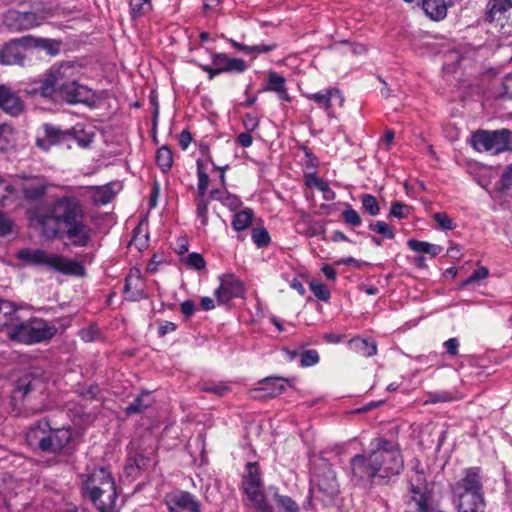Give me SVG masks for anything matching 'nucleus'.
Instances as JSON below:
<instances>
[{"label": "nucleus", "mask_w": 512, "mask_h": 512, "mask_svg": "<svg viewBox=\"0 0 512 512\" xmlns=\"http://www.w3.org/2000/svg\"><path fill=\"white\" fill-rule=\"evenodd\" d=\"M31 225L38 227L44 237L57 238L63 232L77 247H85L91 239V228L86 223V211L80 199L74 195L55 198L48 213L32 210Z\"/></svg>", "instance_id": "obj_1"}, {"label": "nucleus", "mask_w": 512, "mask_h": 512, "mask_svg": "<svg viewBox=\"0 0 512 512\" xmlns=\"http://www.w3.org/2000/svg\"><path fill=\"white\" fill-rule=\"evenodd\" d=\"M371 447L368 454H357L350 460L351 472L357 481H387L402 472L404 459L397 443L376 437Z\"/></svg>", "instance_id": "obj_2"}, {"label": "nucleus", "mask_w": 512, "mask_h": 512, "mask_svg": "<svg viewBox=\"0 0 512 512\" xmlns=\"http://www.w3.org/2000/svg\"><path fill=\"white\" fill-rule=\"evenodd\" d=\"M25 439L32 450L45 454H70L74 450L71 427H53L48 419L31 425Z\"/></svg>", "instance_id": "obj_3"}, {"label": "nucleus", "mask_w": 512, "mask_h": 512, "mask_svg": "<svg viewBox=\"0 0 512 512\" xmlns=\"http://www.w3.org/2000/svg\"><path fill=\"white\" fill-rule=\"evenodd\" d=\"M17 257L29 264L46 266L65 275H85V268L80 262L62 255L49 253L43 249H22L18 252Z\"/></svg>", "instance_id": "obj_4"}, {"label": "nucleus", "mask_w": 512, "mask_h": 512, "mask_svg": "<svg viewBox=\"0 0 512 512\" xmlns=\"http://www.w3.org/2000/svg\"><path fill=\"white\" fill-rule=\"evenodd\" d=\"M76 75V66L72 62L55 64L36 82L33 91L43 97H52L67 88L76 79Z\"/></svg>", "instance_id": "obj_5"}, {"label": "nucleus", "mask_w": 512, "mask_h": 512, "mask_svg": "<svg viewBox=\"0 0 512 512\" xmlns=\"http://www.w3.org/2000/svg\"><path fill=\"white\" fill-rule=\"evenodd\" d=\"M57 333L55 325L42 318H30L27 321L15 322L8 331L11 340L24 343L35 344L50 340Z\"/></svg>", "instance_id": "obj_6"}, {"label": "nucleus", "mask_w": 512, "mask_h": 512, "mask_svg": "<svg viewBox=\"0 0 512 512\" xmlns=\"http://www.w3.org/2000/svg\"><path fill=\"white\" fill-rule=\"evenodd\" d=\"M241 488L258 512H273V508L267 502L264 494L263 482L258 463H247L246 473L243 476Z\"/></svg>", "instance_id": "obj_7"}, {"label": "nucleus", "mask_w": 512, "mask_h": 512, "mask_svg": "<svg viewBox=\"0 0 512 512\" xmlns=\"http://www.w3.org/2000/svg\"><path fill=\"white\" fill-rule=\"evenodd\" d=\"M471 143L477 151L498 154L512 149V132L508 129L478 130L472 134Z\"/></svg>", "instance_id": "obj_8"}, {"label": "nucleus", "mask_w": 512, "mask_h": 512, "mask_svg": "<svg viewBox=\"0 0 512 512\" xmlns=\"http://www.w3.org/2000/svg\"><path fill=\"white\" fill-rule=\"evenodd\" d=\"M410 493L405 512H429V495L423 473L417 472L411 479Z\"/></svg>", "instance_id": "obj_9"}, {"label": "nucleus", "mask_w": 512, "mask_h": 512, "mask_svg": "<svg viewBox=\"0 0 512 512\" xmlns=\"http://www.w3.org/2000/svg\"><path fill=\"white\" fill-rule=\"evenodd\" d=\"M245 288L243 283L233 274L220 277V285L215 290V297L220 304H225L233 298L243 297Z\"/></svg>", "instance_id": "obj_10"}, {"label": "nucleus", "mask_w": 512, "mask_h": 512, "mask_svg": "<svg viewBox=\"0 0 512 512\" xmlns=\"http://www.w3.org/2000/svg\"><path fill=\"white\" fill-rule=\"evenodd\" d=\"M453 495L483 494L482 478L478 467L467 468L464 476L452 487Z\"/></svg>", "instance_id": "obj_11"}, {"label": "nucleus", "mask_w": 512, "mask_h": 512, "mask_svg": "<svg viewBox=\"0 0 512 512\" xmlns=\"http://www.w3.org/2000/svg\"><path fill=\"white\" fill-rule=\"evenodd\" d=\"M486 22H497L505 26L512 22V0H490L484 16Z\"/></svg>", "instance_id": "obj_12"}, {"label": "nucleus", "mask_w": 512, "mask_h": 512, "mask_svg": "<svg viewBox=\"0 0 512 512\" xmlns=\"http://www.w3.org/2000/svg\"><path fill=\"white\" fill-rule=\"evenodd\" d=\"M44 19L42 14L33 11H11L6 17L8 25L18 31L29 30L40 26L44 22Z\"/></svg>", "instance_id": "obj_13"}, {"label": "nucleus", "mask_w": 512, "mask_h": 512, "mask_svg": "<svg viewBox=\"0 0 512 512\" xmlns=\"http://www.w3.org/2000/svg\"><path fill=\"white\" fill-rule=\"evenodd\" d=\"M0 110L12 117L19 116L24 110L23 100L5 84H0Z\"/></svg>", "instance_id": "obj_14"}, {"label": "nucleus", "mask_w": 512, "mask_h": 512, "mask_svg": "<svg viewBox=\"0 0 512 512\" xmlns=\"http://www.w3.org/2000/svg\"><path fill=\"white\" fill-rule=\"evenodd\" d=\"M169 512H200L198 501L189 492H177L166 497Z\"/></svg>", "instance_id": "obj_15"}, {"label": "nucleus", "mask_w": 512, "mask_h": 512, "mask_svg": "<svg viewBox=\"0 0 512 512\" xmlns=\"http://www.w3.org/2000/svg\"><path fill=\"white\" fill-rule=\"evenodd\" d=\"M100 512H113L117 501V492L114 482H106L104 489L89 495Z\"/></svg>", "instance_id": "obj_16"}, {"label": "nucleus", "mask_w": 512, "mask_h": 512, "mask_svg": "<svg viewBox=\"0 0 512 512\" xmlns=\"http://www.w3.org/2000/svg\"><path fill=\"white\" fill-rule=\"evenodd\" d=\"M124 293L130 301H138L145 298V281L140 269H130L125 279Z\"/></svg>", "instance_id": "obj_17"}, {"label": "nucleus", "mask_w": 512, "mask_h": 512, "mask_svg": "<svg viewBox=\"0 0 512 512\" xmlns=\"http://www.w3.org/2000/svg\"><path fill=\"white\" fill-rule=\"evenodd\" d=\"M81 477L88 496L104 489L106 482H114L110 472L102 467L94 468L91 472L82 474Z\"/></svg>", "instance_id": "obj_18"}, {"label": "nucleus", "mask_w": 512, "mask_h": 512, "mask_svg": "<svg viewBox=\"0 0 512 512\" xmlns=\"http://www.w3.org/2000/svg\"><path fill=\"white\" fill-rule=\"evenodd\" d=\"M56 95L65 100L69 104L88 103L92 99L91 90L73 80L67 88L62 89Z\"/></svg>", "instance_id": "obj_19"}, {"label": "nucleus", "mask_w": 512, "mask_h": 512, "mask_svg": "<svg viewBox=\"0 0 512 512\" xmlns=\"http://www.w3.org/2000/svg\"><path fill=\"white\" fill-rule=\"evenodd\" d=\"M305 97L308 100L315 102L325 111H330L333 105V101H336L340 107H342L344 104V97L341 91L337 88H328L324 91L308 93L305 95Z\"/></svg>", "instance_id": "obj_20"}, {"label": "nucleus", "mask_w": 512, "mask_h": 512, "mask_svg": "<svg viewBox=\"0 0 512 512\" xmlns=\"http://www.w3.org/2000/svg\"><path fill=\"white\" fill-rule=\"evenodd\" d=\"M45 135L43 138H38L37 146L45 151L49 150L52 145L66 144L68 146V130H61L55 126L46 124L44 126Z\"/></svg>", "instance_id": "obj_21"}, {"label": "nucleus", "mask_w": 512, "mask_h": 512, "mask_svg": "<svg viewBox=\"0 0 512 512\" xmlns=\"http://www.w3.org/2000/svg\"><path fill=\"white\" fill-rule=\"evenodd\" d=\"M212 64L213 66H217L221 73H242L247 69V65L243 59L230 58L225 53H213Z\"/></svg>", "instance_id": "obj_22"}, {"label": "nucleus", "mask_w": 512, "mask_h": 512, "mask_svg": "<svg viewBox=\"0 0 512 512\" xmlns=\"http://www.w3.org/2000/svg\"><path fill=\"white\" fill-rule=\"evenodd\" d=\"M457 499L458 512H484L485 501L483 494L454 495Z\"/></svg>", "instance_id": "obj_23"}, {"label": "nucleus", "mask_w": 512, "mask_h": 512, "mask_svg": "<svg viewBox=\"0 0 512 512\" xmlns=\"http://www.w3.org/2000/svg\"><path fill=\"white\" fill-rule=\"evenodd\" d=\"M24 58V51L15 39L7 43L0 51V64L21 65Z\"/></svg>", "instance_id": "obj_24"}, {"label": "nucleus", "mask_w": 512, "mask_h": 512, "mask_svg": "<svg viewBox=\"0 0 512 512\" xmlns=\"http://www.w3.org/2000/svg\"><path fill=\"white\" fill-rule=\"evenodd\" d=\"M348 348L363 357H372L377 354V344L372 339L353 337L347 343Z\"/></svg>", "instance_id": "obj_25"}, {"label": "nucleus", "mask_w": 512, "mask_h": 512, "mask_svg": "<svg viewBox=\"0 0 512 512\" xmlns=\"http://www.w3.org/2000/svg\"><path fill=\"white\" fill-rule=\"evenodd\" d=\"M68 148L72 147V144H77L79 147L86 148L93 141V134L87 132L83 125L77 124L71 129H68Z\"/></svg>", "instance_id": "obj_26"}, {"label": "nucleus", "mask_w": 512, "mask_h": 512, "mask_svg": "<svg viewBox=\"0 0 512 512\" xmlns=\"http://www.w3.org/2000/svg\"><path fill=\"white\" fill-rule=\"evenodd\" d=\"M49 184L45 179H38L35 183L26 185L23 190V197L26 201L36 202L44 198Z\"/></svg>", "instance_id": "obj_27"}, {"label": "nucleus", "mask_w": 512, "mask_h": 512, "mask_svg": "<svg viewBox=\"0 0 512 512\" xmlns=\"http://www.w3.org/2000/svg\"><path fill=\"white\" fill-rule=\"evenodd\" d=\"M265 90L277 93L279 99L285 102H289L291 100L287 92L285 78L275 72H270L268 74L267 86L265 87Z\"/></svg>", "instance_id": "obj_28"}, {"label": "nucleus", "mask_w": 512, "mask_h": 512, "mask_svg": "<svg viewBox=\"0 0 512 512\" xmlns=\"http://www.w3.org/2000/svg\"><path fill=\"white\" fill-rule=\"evenodd\" d=\"M422 8L425 14L435 21H440L447 16V4L445 0H423Z\"/></svg>", "instance_id": "obj_29"}, {"label": "nucleus", "mask_w": 512, "mask_h": 512, "mask_svg": "<svg viewBox=\"0 0 512 512\" xmlns=\"http://www.w3.org/2000/svg\"><path fill=\"white\" fill-rule=\"evenodd\" d=\"M17 320V308L14 303L0 298V329L12 328Z\"/></svg>", "instance_id": "obj_30"}, {"label": "nucleus", "mask_w": 512, "mask_h": 512, "mask_svg": "<svg viewBox=\"0 0 512 512\" xmlns=\"http://www.w3.org/2000/svg\"><path fill=\"white\" fill-rule=\"evenodd\" d=\"M287 380L280 377H268L261 381L259 391H263L267 397H277L285 390Z\"/></svg>", "instance_id": "obj_31"}, {"label": "nucleus", "mask_w": 512, "mask_h": 512, "mask_svg": "<svg viewBox=\"0 0 512 512\" xmlns=\"http://www.w3.org/2000/svg\"><path fill=\"white\" fill-rule=\"evenodd\" d=\"M153 402L154 399L151 395V392L143 391L136 397V399L132 403H130L126 407L125 412L128 415L141 413L147 408H149L153 404Z\"/></svg>", "instance_id": "obj_32"}, {"label": "nucleus", "mask_w": 512, "mask_h": 512, "mask_svg": "<svg viewBox=\"0 0 512 512\" xmlns=\"http://www.w3.org/2000/svg\"><path fill=\"white\" fill-rule=\"evenodd\" d=\"M407 245L411 250L415 252L429 254L433 257L439 255L443 250V248L440 245L416 239L408 240Z\"/></svg>", "instance_id": "obj_33"}, {"label": "nucleus", "mask_w": 512, "mask_h": 512, "mask_svg": "<svg viewBox=\"0 0 512 512\" xmlns=\"http://www.w3.org/2000/svg\"><path fill=\"white\" fill-rule=\"evenodd\" d=\"M316 481L319 489L324 492L333 494L337 491L336 476L330 467H326L323 476L318 475Z\"/></svg>", "instance_id": "obj_34"}, {"label": "nucleus", "mask_w": 512, "mask_h": 512, "mask_svg": "<svg viewBox=\"0 0 512 512\" xmlns=\"http://www.w3.org/2000/svg\"><path fill=\"white\" fill-rule=\"evenodd\" d=\"M156 163L163 172H167L171 169L173 165V155L168 146L164 145L157 150Z\"/></svg>", "instance_id": "obj_35"}, {"label": "nucleus", "mask_w": 512, "mask_h": 512, "mask_svg": "<svg viewBox=\"0 0 512 512\" xmlns=\"http://www.w3.org/2000/svg\"><path fill=\"white\" fill-rule=\"evenodd\" d=\"M198 187L195 197H206L207 188L209 185V175L205 171L203 161L198 159L196 162Z\"/></svg>", "instance_id": "obj_36"}, {"label": "nucleus", "mask_w": 512, "mask_h": 512, "mask_svg": "<svg viewBox=\"0 0 512 512\" xmlns=\"http://www.w3.org/2000/svg\"><path fill=\"white\" fill-rule=\"evenodd\" d=\"M307 185L310 187H315L319 191L324 194V199L327 201H332L335 199V192L331 190L329 183L315 175L311 176L310 179L307 180Z\"/></svg>", "instance_id": "obj_37"}, {"label": "nucleus", "mask_w": 512, "mask_h": 512, "mask_svg": "<svg viewBox=\"0 0 512 512\" xmlns=\"http://www.w3.org/2000/svg\"><path fill=\"white\" fill-rule=\"evenodd\" d=\"M196 217L200 221L199 229H205L208 225V206L209 199L207 197H195Z\"/></svg>", "instance_id": "obj_38"}, {"label": "nucleus", "mask_w": 512, "mask_h": 512, "mask_svg": "<svg viewBox=\"0 0 512 512\" xmlns=\"http://www.w3.org/2000/svg\"><path fill=\"white\" fill-rule=\"evenodd\" d=\"M253 213L250 209L237 212L232 220V227L236 231H243L247 229L252 222Z\"/></svg>", "instance_id": "obj_39"}, {"label": "nucleus", "mask_w": 512, "mask_h": 512, "mask_svg": "<svg viewBox=\"0 0 512 512\" xmlns=\"http://www.w3.org/2000/svg\"><path fill=\"white\" fill-rule=\"evenodd\" d=\"M14 133L13 128L7 124L0 125V151H6L13 145Z\"/></svg>", "instance_id": "obj_40"}, {"label": "nucleus", "mask_w": 512, "mask_h": 512, "mask_svg": "<svg viewBox=\"0 0 512 512\" xmlns=\"http://www.w3.org/2000/svg\"><path fill=\"white\" fill-rule=\"evenodd\" d=\"M309 286L318 300L327 302L330 299L331 293L325 284L317 280H312L310 281Z\"/></svg>", "instance_id": "obj_41"}, {"label": "nucleus", "mask_w": 512, "mask_h": 512, "mask_svg": "<svg viewBox=\"0 0 512 512\" xmlns=\"http://www.w3.org/2000/svg\"><path fill=\"white\" fill-rule=\"evenodd\" d=\"M363 209L371 216H376L380 212V207L377 199L371 194H364L361 197Z\"/></svg>", "instance_id": "obj_42"}, {"label": "nucleus", "mask_w": 512, "mask_h": 512, "mask_svg": "<svg viewBox=\"0 0 512 512\" xmlns=\"http://www.w3.org/2000/svg\"><path fill=\"white\" fill-rule=\"evenodd\" d=\"M368 227L371 231L381 234L387 239H393L395 237L393 229L384 221L372 222Z\"/></svg>", "instance_id": "obj_43"}, {"label": "nucleus", "mask_w": 512, "mask_h": 512, "mask_svg": "<svg viewBox=\"0 0 512 512\" xmlns=\"http://www.w3.org/2000/svg\"><path fill=\"white\" fill-rule=\"evenodd\" d=\"M61 42L54 39L41 38L39 49L46 51L50 56H56L60 52Z\"/></svg>", "instance_id": "obj_44"}, {"label": "nucleus", "mask_w": 512, "mask_h": 512, "mask_svg": "<svg viewBox=\"0 0 512 512\" xmlns=\"http://www.w3.org/2000/svg\"><path fill=\"white\" fill-rule=\"evenodd\" d=\"M251 237L258 248L267 246L271 241L270 235L265 228L254 229Z\"/></svg>", "instance_id": "obj_45"}, {"label": "nucleus", "mask_w": 512, "mask_h": 512, "mask_svg": "<svg viewBox=\"0 0 512 512\" xmlns=\"http://www.w3.org/2000/svg\"><path fill=\"white\" fill-rule=\"evenodd\" d=\"M276 502L283 512H299L297 503L289 496L276 495Z\"/></svg>", "instance_id": "obj_46"}, {"label": "nucleus", "mask_w": 512, "mask_h": 512, "mask_svg": "<svg viewBox=\"0 0 512 512\" xmlns=\"http://www.w3.org/2000/svg\"><path fill=\"white\" fill-rule=\"evenodd\" d=\"M37 383V380L30 379V376L26 375L17 382L16 389L17 391L21 392L23 396H25L31 391L35 390Z\"/></svg>", "instance_id": "obj_47"}, {"label": "nucleus", "mask_w": 512, "mask_h": 512, "mask_svg": "<svg viewBox=\"0 0 512 512\" xmlns=\"http://www.w3.org/2000/svg\"><path fill=\"white\" fill-rule=\"evenodd\" d=\"M343 220L346 224L357 227L362 223L359 213L350 206L342 212Z\"/></svg>", "instance_id": "obj_48"}, {"label": "nucleus", "mask_w": 512, "mask_h": 512, "mask_svg": "<svg viewBox=\"0 0 512 512\" xmlns=\"http://www.w3.org/2000/svg\"><path fill=\"white\" fill-rule=\"evenodd\" d=\"M436 223L445 230H453L456 228V224L453 219L445 212H438L433 215Z\"/></svg>", "instance_id": "obj_49"}, {"label": "nucleus", "mask_w": 512, "mask_h": 512, "mask_svg": "<svg viewBox=\"0 0 512 512\" xmlns=\"http://www.w3.org/2000/svg\"><path fill=\"white\" fill-rule=\"evenodd\" d=\"M454 400V397L451 393L447 391L429 393L427 399L425 400V404H436V403H444L450 402Z\"/></svg>", "instance_id": "obj_50"}, {"label": "nucleus", "mask_w": 512, "mask_h": 512, "mask_svg": "<svg viewBox=\"0 0 512 512\" xmlns=\"http://www.w3.org/2000/svg\"><path fill=\"white\" fill-rule=\"evenodd\" d=\"M320 360L319 354L316 350H306L301 354V366L311 367L316 365Z\"/></svg>", "instance_id": "obj_51"}, {"label": "nucleus", "mask_w": 512, "mask_h": 512, "mask_svg": "<svg viewBox=\"0 0 512 512\" xmlns=\"http://www.w3.org/2000/svg\"><path fill=\"white\" fill-rule=\"evenodd\" d=\"M510 187H512V163L505 168L498 182L500 191L507 190Z\"/></svg>", "instance_id": "obj_52"}, {"label": "nucleus", "mask_w": 512, "mask_h": 512, "mask_svg": "<svg viewBox=\"0 0 512 512\" xmlns=\"http://www.w3.org/2000/svg\"><path fill=\"white\" fill-rule=\"evenodd\" d=\"M186 263L189 267L194 268L196 270H202L206 266V262L203 256L196 252H193L188 255Z\"/></svg>", "instance_id": "obj_53"}, {"label": "nucleus", "mask_w": 512, "mask_h": 512, "mask_svg": "<svg viewBox=\"0 0 512 512\" xmlns=\"http://www.w3.org/2000/svg\"><path fill=\"white\" fill-rule=\"evenodd\" d=\"M489 275V270L486 267H479L476 269L470 277H468L466 280H464L461 284L462 287L471 284L473 282H477L480 280L485 279Z\"/></svg>", "instance_id": "obj_54"}, {"label": "nucleus", "mask_w": 512, "mask_h": 512, "mask_svg": "<svg viewBox=\"0 0 512 512\" xmlns=\"http://www.w3.org/2000/svg\"><path fill=\"white\" fill-rule=\"evenodd\" d=\"M219 201L230 210L235 211L242 205V201L236 195H232L228 192L223 198H219Z\"/></svg>", "instance_id": "obj_55"}, {"label": "nucleus", "mask_w": 512, "mask_h": 512, "mask_svg": "<svg viewBox=\"0 0 512 512\" xmlns=\"http://www.w3.org/2000/svg\"><path fill=\"white\" fill-rule=\"evenodd\" d=\"M409 214V207L403 203L395 202L391 205L390 209V215L398 218L403 219L406 218Z\"/></svg>", "instance_id": "obj_56"}, {"label": "nucleus", "mask_w": 512, "mask_h": 512, "mask_svg": "<svg viewBox=\"0 0 512 512\" xmlns=\"http://www.w3.org/2000/svg\"><path fill=\"white\" fill-rule=\"evenodd\" d=\"M201 389L204 392L213 393L218 396H223L229 391V386L224 383L206 384Z\"/></svg>", "instance_id": "obj_57"}, {"label": "nucleus", "mask_w": 512, "mask_h": 512, "mask_svg": "<svg viewBox=\"0 0 512 512\" xmlns=\"http://www.w3.org/2000/svg\"><path fill=\"white\" fill-rule=\"evenodd\" d=\"M15 40L19 42V45L22 47V50L24 51V49L27 47L38 48L41 38L28 35Z\"/></svg>", "instance_id": "obj_58"}, {"label": "nucleus", "mask_w": 512, "mask_h": 512, "mask_svg": "<svg viewBox=\"0 0 512 512\" xmlns=\"http://www.w3.org/2000/svg\"><path fill=\"white\" fill-rule=\"evenodd\" d=\"M13 222L4 213L0 212V235L5 236L12 232Z\"/></svg>", "instance_id": "obj_59"}, {"label": "nucleus", "mask_w": 512, "mask_h": 512, "mask_svg": "<svg viewBox=\"0 0 512 512\" xmlns=\"http://www.w3.org/2000/svg\"><path fill=\"white\" fill-rule=\"evenodd\" d=\"M243 125L248 132H252L258 127L259 119L257 116L247 113L243 117Z\"/></svg>", "instance_id": "obj_60"}, {"label": "nucleus", "mask_w": 512, "mask_h": 512, "mask_svg": "<svg viewBox=\"0 0 512 512\" xmlns=\"http://www.w3.org/2000/svg\"><path fill=\"white\" fill-rule=\"evenodd\" d=\"M444 347L446 349V352L454 357L458 354V348L460 346V343L457 338H449L444 342Z\"/></svg>", "instance_id": "obj_61"}, {"label": "nucleus", "mask_w": 512, "mask_h": 512, "mask_svg": "<svg viewBox=\"0 0 512 512\" xmlns=\"http://www.w3.org/2000/svg\"><path fill=\"white\" fill-rule=\"evenodd\" d=\"M97 329L95 327H88L81 329L79 335L81 339L85 342H91L95 339L97 335Z\"/></svg>", "instance_id": "obj_62"}, {"label": "nucleus", "mask_w": 512, "mask_h": 512, "mask_svg": "<svg viewBox=\"0 0 512 512\" xmlns=\"http://www.w3.org/2000/svg\"><path fill=\"white\" fill-rule=\"evenodd\" d=\"M276 48V44H259L250 46V54H261L271 52Z\"/></svg>", "instance_id": "obj_63"}, {"label": "nucleus", "mask_w": 512, "mask_h": 512, "mask_svg": "<svg viewBox=\"0 0 512 512\" xmlns=\"http://www.w3.org/2000/svg\"><path fill=\"white\" fill-rule=\"evenodd\" d=\"M237 142L239 143L240 146H242L244 148H248L252 145L253 138H252L251 134L247 131L244 133H240L237 136Z\"/></svg>", "instance_id": "obj_64"}]
</instances>
